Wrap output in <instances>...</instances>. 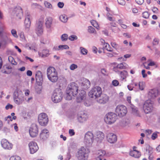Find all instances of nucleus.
Returning <instances> with one entry per match:
<instances>
[{
    "instance_id": "c03bdc74",
    "label": "nucleus",
    "mask_w": 160,
    "mask_h": 160,
    "mask_svg": "<svg viewBox=\"0 0 160 160\" xmlns=\"http://www.w3.org/2000/svg\"><path fill=\"white\" fill-rule=\"evenodd\" d=\"M11 33L13 36L15 38H18V36L17 34V31L14 29H12L11 31Z\"/></svg>"
},
{
    "instance_id": "49530a36",
    "label": "nucleus",
    "mask_w": 160,
    "mask_h": 160,
    "mask_svg": "<svg viewBox=\"0 0 160 160\" xmlns=\"http://www.w3.org/2000/svg\"><path fill=\"white\" fill-rule=\"evenodd\" d=\"M10 160H21V159L20 157L16 156L11 157L10 158Z\"/></svg>"
},
{
    "instance_id": "2eb2a0df",
    "label": "nucleus",
    "mask_w": 160,
    "mask_h": 160,
    "mask_svg": "<svg viewBox=\"0 0 160 160\" xmlns=\"http://www.w3.org/2000/svg\"><path fill=\"white\" fill-rule=\"evenodd\" d=\"M43 21L42 20H39L37 23L36 25V32L38 35H41L43 32L42 30V24Z\"/></svg>"
},
{
    "instance_id": "2f4dec72",
    "label": "nucleus",
    "mask_w": 160,
    "mask_h": 160,
    "mask_svg": "<svg viewBox=\"0 0 160 160\" xmlns=\"http://www.w3.org/2000/svg\"><path fill=\"white\" fill-rule=\"evenodd\" d=\"M146 152H147L148 154L152 153L153 152L152 148L148 144H147L146 146Z\"/></svg>"
},
{
    "instance_id": "20e7f679",
    "label": "nucleus",
    "mask_w": 160,
    "mask_h": 160,
    "mask_svg": "<svg viewBox=\"0 0 160 160\" xmlns=\"http://www.w3.org/2000/svg\"><path fill=\"white\" fill-rule=\"evenodd\" d=\"M102 93L101 88L99 86H96L92 88L89 92L88 96L96 100L100 96Z\"/></svg>"
},
{
    "instance_id": "393cba45",
    "label": "nucleus",
    "mask_w": 160,
    "mask_h": 160,
    "mask_svg": "<svg viewBox=\"0 0 160 160\" xmlns=\"http://www.w3.org/2000/svg\"><path fill=\"white\" fill-rule=\"evenodd\" d=\"M88 118V116L87 114L84 112L81 114H78V115L77 119L78 121L80 123H82L86 121Z\"/></svg>"
},
{
    "instance_id": "c85d7f7f",
    "label": "nucleus",
    "mask_w": 160,
    "mask_h": 160,
    "mask_svg": "<svg viewBox=\"0 0 160 160\" xmlns=\"http://www.w3.org/2000/svg\"><path fill=\"white\" fill-rule=\"evenodd\" d=\"M140 152L138 151L133 150L132 151L130 152V155L132 157L135 158H139L141 156Z\"/></svg>"
},
{
    "instance_id": "b1692460",
    "label": "nucleus",
    "mask_w": 160,
    "mask_h": 160,
    "mask_svg": "<svg viewBox=\"0 0 160 160\" xmlns=\"http://www.w3.org/2000/svg\"><path fill=\"white\" fill-rule=\"evenodd\" d=\"M49 136V132L48 130L44 129L42 130L40 134V137L42 140L46 139Z\"/></svg>"
},
{
    "instance_id": "7ed1b4c3",
    "label": "nucleus",
    "mask_w": 160,
    "mask_h": 160,
    "mask_svg": "<svg viewBox=\"0 0 160 160\" xmlns=\"http://www.w3.org/2000/svg\"><path fill=\"white\" fill-rule=\"evenodd\" d=\"M90 151L88 149L81 147L76 154V157L79 160H86L88 159Z\"/></svg>"
},
{
    "instance_id": "774afa93",
    "label": "nucleus",
    "mask_w": 160,
    "mask_h": 160,
    "mask_svg": "<svg viewBox=\"0 0 160 160\" xmlns=\"http://www.w3.org/2000/svg\"><path fill=\"white\" fill-rule=\"evenodd\" d=\"M96 160H106V159L102 157H98L96 158Z\"/></svg>"
},
{
    "instance_id": "13d9d810",
    "label": "nucleus",
    "mask_w": 160,
    "mask_h": 160,
    "mask_svg": "<svg viewBox=\"0 0 160 160\" xmlns=\"http://www.w3.org/2000/svg\"><path fill=\"white\" fill-rule=\"evenodd\" d=\"M118 3L121 5H124L125 4V2L124 0H117Z\"/></svg>"
},
{
    "instance_id": "9d476101",
    "label": "nucleus",
    "mask_w": 160,
    "mask_h": 160,
    "mask_svg": "<svg viewBox=\"0 0 160 160\" xmlns=\"http://www.w3.org/2000/svg\"><path fill=\"white\" fill-rule=\"evenodd\" d=\"M115 112L119 117H123L127 112V108L124 105H118L116 108Z\"/></svg>"
},
{
    "instance_id": "473e14b6",
    "label": "nucleus",
    "mask_w": 160,
    "mask_h": 160,
    "mask_svg": "<svg viewBox=\"0 0 160 160\" xmlns=\"http://www.w3.org/2000/svg\"><path fill=\"white\" fill-rule=\"evenodd\" d=\"M39 54L42 57H47L49 55V51L48 50H43L42 52H39Z\"/></svg>"
},
{
    "instance_id": "864d4df0",
    "label": "nucleus",
    "mask_w": 160,
    "mask_h": 160,
    "mask_svg": "<svg viewBox=\"0 0 160 160\" xmlns=\"http://www.w3.org/2000/svg\"><path fill=\"white\" fill-rule=\"evenodd\" d=\"M111 44L112 46L116 49H117L118 47V45L115 42H111Z\"/></svg>"
},
{
    "instance_id": "338daca9",
    "label": "nucleus",
    "mask_w": 160,
    "mask_h": 160,
    "mask_svg": "<svg viewBox=\"0 0 160 160\" xmlns=\"http://www.w3.org/2000/svg\"><path fill=\"white\" fill-rule=\"evenodd\" d=\"M152 12L156 13H158V9L156 7H154L152 9Z\"/></svg>"
},
{
    "instance_id": "37998d69",
    "label": "nucleus",
    "mask_w": 160,
    "mask_h": 160,
    "mask_svg": "<svg viewBox=\"0 0 160 160\" xmlns=\"http://www.w3.org/2000/svg\"><path fill=\"white\" fill-rule=\"evenodd\" d=\"M77 39V37L75 35H71L68 38V39L71 41H73L74 40Z\"/></svg>"
},
{
    "instance_id": "680f3d73",
    "label": "nucleus",
    "mask_w": 160,
    "mask_h": 160,
    "mask_svg": "<svg viewBox=\"0 0 160 160\" xmlns=\"http://www.w3.org/2000/svg\"><path fill=\"white\" fill-rule=\"evenodd\" d=\"M12 108L13 106L12 105L8 103L6 106L5 108L6 110H8L9 109H11Z\"/></svg>"
},
{
    "instance_id": "f8f14e48",
    "label": "nucleus",
    "mask_w": 160,
    "mask_h": 160,
    "mask_svg": "<svg viewBox=\"0 0 160 160\" xmlns=\"http://www.w3.org/2000/svg\"><path fill=\"white\" fill-rule=\"evenodd\" d=\"M30 136L32 137H35L37 136L38 133V126L35 124L32 125L29 130Z\"/></svg>"
},
{
    "instance_id": "1a4fd4ad",
    "label": "nucleus",
    "mask_w": 160,
    "mask_h": 160,
    "mask_svg": "<svg viewBox=\"0 0 160 160\" xmlns=\"http://www.w3.org/2000/svg\"><path fill=\"white\" fill-rule=\"evenodd\" d=\"M38 122L41 126L46 125L48 122V117L46 114L42 113L39 114L38 117Z\"/></svg>"
},
{
    "instance_id": "a878e982",
    "label": "nucleus",
    "mask_w": 160,
    "mask_h": 160,
    "mask_svg": "<svg viewBox=\"0 0 160 160\" xmlns=\"http://www.w3.org/2000/svg\"><path fill=\"white\" fill-rule=\"evenodd\" d=\"M52 18L50 17H47L45 19V25L47 28H50L52 24Z\"/></svg>"
},
{
    "instance_id": "6e6d98bb",
    "label": "nucleus",
    "mask_w": 160,
    "mask_h": 160,
    "mask_svg": "<svg viewBox=\"0 0 160 160\" xmlns=\"http://www.w3.org/2000/svg\"><path fill=\"white\" fill-rule=\"evenodd\" d=\"M112 83L114 86H117L119 84V82L116 80H114L112 81Z\"/></svg>"
},
{
    "instance_id": "09e8293b",
    "label": "nucleus",
    "mask_w": 160,
    "mask_h": 160,
    "mask_svg": "<svg viewBox=\"0 0 160 160\" xmlns=\"http://www.w3.org/2000/svg\"><path fill=\"white\" fill-rule=\"evenodd\" d=\"M142 16L145 18H148L149 17V14L148 12H145L142 13Z\"/></svg>"
},
{
    "instance_id": "aec40b11",
    "label": "nucleus",
    "mask_w": 160,
    "mask_h": 160,
    "mask_svg": "<svg viewBox=\"0 0 160 160\" xmlns=\"http://www.w3.org/2000/svg\"><path fill=\"white\" fill-rule=\"evenodd\" d=\"M107 141L110 143H114L117 140L116 135L113 133H108L107 136Z\"/></svg>"
},
{
    "instance_id": "412c9836",
    "label": "nucleus",
    "mask_w": 160,
    "mask_h": 160,
    "mask_svg": "<svg viewBox=\"0 0 160 160\" xmlns=\"http://www.w3.org/2000/svg\"><path fill=\"white\" fill-rule=\"evenodd\" d=\"M99 98V99H97V101L98 103L101 104L106 103L109 99V97L105 94H102Z\"/></svg>"
},
{
    "instance_id": "a19ab883",
    "label": "nucleus",
    "mask_w": 160,
    "mask_h": 160,
    "mask_svg": "<svg viewBox=\"0 0 160 160\" xmlns=\"http://www.w3.org/2000/svg\"><path fill=\"white\" fill-rule=\"evenodd\" d=\"M91 23L93 27H95L98 30H99V26L95 21L94 20H92L91 21Z\"/></svg>"
},
{
    "instance_id": "4c0bfd02",
    "label": "nucleus",
    "mask_w": 160,
    "mask_h": 160,
    "mask_svg": "<svg viewBox=\"0 0 160 160\" xmlns=\"http://www.w3.org/2000/svg\"><path fill=\"white\" fill-rule=\"evenodd\" d=\"M8 60L13 65H16L17 64V62H16L13 58L11 56L8 57Z\"/></svg>"
},
{
    "instance_id": "0eeeda50",
    "label": "nucleus",
    "mask_w": 160,
    "mask_h": 160,
    "mask_svg": "<svg viewBox=\"0 0 160 160\" xmlns=\"http://www.w3.org/2000/svg\"><path fill=\"white\" fill-rule=\"evenodd\" d=\"M117 118L116 114L113 112H110L105 115L104 120L107 123L111 124L116 121Z\"/></svg>"
},
{
    "instance_id": "58836bf2",
    "label": "nucleus",
    "mask_w": 160,
    "mask_h": 160,
    "mask_svg": "<svg viewBox=\"0 0 160 160\" xmlns=\"http://www.w3.org/2000/svg\"><path fill=\"white\" fill-rule=\"evenodd\" d=\"M80 52L82 55H86L87 54L88 51L86 48L81 47L80 48Z\"/></svg>"
},
{
    "instance_id": "4d7b16f0",
    "label": "nucleus",
    "mask_w": 160,
    "mask_h": 160,
    "mask_svg": "<svg viewBox=\"0 0 160 160\" xmlns=\"http://www.w3.org/2000/svg\"><path fill=\"white\" fill-rule=\"evenodd\" d=\"M77 68V66L75 64H72L70 66V69L71 70H74Z\"/></svg>"
},
{
    "instance_id": "0e129e2a",
    "label": "nucleus",
    "mask_w": 160,
    "mask_h": 160,
    "mask_svg": "<svg viewBox=\"0 0 160 160\" xmlns=\"http://www.w3.org/2000/svg\"><path fill=\"white\" fill-rule=\"evenodd\" d=\"M145 70L144 69L142 70V74L143 78H146L147 76V74L145 73Z\"/></svg>"
},
{
    "instance_id": "c9c22d12",
    "label": "nucleus",
    "mask_w": 160,
    "mask_h": 160,
    "mask_svg": "<svg viewBox=\"0 0 160 160\" xmlns=\"http://www.w3.org/2000/svg\"><path fill=\"white\" fill-rule=\"evenodd\" d=\"M126 64L125 63H121L118 64L117 65V68L120 69H124L126 68Z\"/></svg>"
},
{
    "instance_id": "a18cd8bd",
    "label": "nucleus",
    "mask_w": 160,
    "mask_h": 160,
    "mask_svg": "<svg viewBox=\"0 0 160 160\" xmlns=\"http://www.w3.org/2000/svg\"><path fill=\"white\" fill-rule=\"evenodd\" d=\"M88 31L90 33H93L95 31V29L92 26H89L88 27Z\"/></svg>"
},
{
    "instance_id": "bb28decb",
    "label": "nucleus",
    "mask_w": 160,
    "mask_h": 160,
    "mask_svg": "<svg viewBox=\"0 0 160 160\" xmlns=\"http://www.w3.org/2000/svg\"><path fill=\"white\" fill-rule=\"evenodd\" d=\"M130 107L131 109L132 110V112L133 114L136 116L140 117L139 113V111L135 106L132 104H131Z\"/></svg>"
},
{
    "instance_id": "f3484780",
    "label": "nucleus",
    "mask_w": 160,
    "mask_h": 160,
    "mask_svg": "<svg viewBox=\"0 0 160 160\" xmlns=\"http://www.w3.org/2000/svg\"><path fill=\"white\" fill-rule=\"evenodd\" d=\"M78 93L79 95L77 98V102H80L86 98V93L83 90H79Z\"/></svg>"
},
{
    "instance_id": "a211bd4d",
    "label": "nucleus",
    "mask_w": 160,
    "mask_h": 160,
    "mask_svg": "<svg viewBox=\"0 0 160 160\" xmlns=\"http://www.w3.org/2000/svg\"><path fill=\"white\" fill-rule=\"evenodd\" d=\"M1 144L2 147L4 149H11L12 148V145L6 139H3L1 141Z\"/></svg>"
},
{
    "instance_id": "8fccbe9b",
    "label": "nucleus",
    "mask_w": 160,
    "mask_h": 160,
    "mask_svg": "<svg viewBox=\"0 0 160 160\" xmlns=\"http://www.w3.org/2000/svg\"><path fill=\"white\" fill-rule=\"evenodd\" d=\"M159 40L157 38H154L152 43L153 45L155 46L158 45L159 43Z\"/></svg>"
},
{
    "instance_id": "f704fd0d",
    "label": "nucleus",
    "mask_w": 160,
    "mask_h": 160,
    "mask_svg": "<svg viewBox=\"0 0 160 160\" xmlns=\"http://www.w3.org/2000/svg\"><path fill=\"white\" fill-rule=\"evenodd\" d=\"M59 18L62 22L64 23L67 22L68 19V18L65 14L61 15L59 17Z\"/></svg>"
},
{
    "instance_id": "69168bd1",
    "label": "nucleus",
    "mask_w": 160,
    "mask_h": 160,
    "mask_svg": "<svg viewBox=\"0 0 160 160\" xmlns=\"http://www.w3.org/2000/svg\"><path fill=\"white\" fill-rule=\"evenodd\" d=\"M14 125V129L16 131H17L18 130V128L17 126V124L16 123H15L14 124H13V125H12L11 126L12 127V126Z\"/></svg>"
},
{
    "instance_id": "6e6552de",
    "label": "nucleus",
    "mask_w": 160,
    "mask_h": 160,
    "mask_svg": "<svg viewBox=\"0 0 160 160\" xmlns=\"http://www.w3.org/2000/svg\"><path fill=\"white\" fill-rule=\"evenodd\" d=\"M143 108L146 114L152 112L153 109V102L150 100L146 101L143 105Z\"/></svg>"
},
{
    "instance_id": "9b49d317",
    "label": "nucleus",
    "mask_w": 160,
    "mask_h": 160,
    "mask_svg": "<svg viewBox=\"0 0 160 160\" xmlns=\"http://www.w3.org/2000/svg\"><path fill=\"white\" fill-rule=\"evenodd\" d=\"M22 92H18L17 90H15L13 93V99L15 103L18 104H21L23 101V97L22 96Z\"/></svg>"
},
{
    "instance_id": "6ab92c4d",
    "label": "nucleus",
    "mask_w": 160,
    "mask_h": 160,
    "mask_svg": "<svg viewBox=\"0 0 160 160\" xmlns=\"http://www.w3.org/2000/svg\"><path fill=\"white\" fill-rule=\"evenodd\" d=\"M35 75L37 82L39 83V85H41L43 81L42 72L40 71H37L36 72Z\"/></svg>"
},
{
    "instance_id": "603ef678",
    "label": "nucleus",
    "mask_w": 160,
    "mask_h": 160,
    "mask_svg": "<svg viewBox=\"0 0 160 160\" xmlns=\"http://www.w3.org/2000/svg\"><path fill=\"white\" fill-rule=\"evenodd\" d=\"M20 37L21 39V40L23 41H25V38L24 34L23 32H21L20 34Z\"/></svg>"
},
{
    "instance_id": "cd10ccee",
    "label": "nucleus",
    "mask_w": 160,
    "mask_h": 160,
    "mask_svg": "<svg viewBox=\"0 0 160 160\" xmlns=\"http://www.w3.org/2000/svg\"><path fill=\"white\" fill-rule=\"evenodd\" d=\"M81 85L83 89H87L90 87V82L88 80L85 79V81L82 83Z\"/></svg>"
},
{
    "instance_id": "f257e3e1",
    "label": "nucleus",
    "mask_w": 160,
    "mask_h": 160,
    "mask_svg": "<svg viewBox=\"0 0 160 160\" xmlns=\"http://www.w3.org/2000/svg\"><path fill=\"white\" fill-rule=\"evenodd\" d=\"M78 85L74 82H72L68 85L66 91V99H72V97H75L78 93Z\"/></svg>"
},
{
    "instance_id": "4be33fe9",
    "label": "nucleus",
    "mask_w": 160,
    "mask_h": 160,
    "mask_svg": "<svg viewBox=\"0 0 160 160\" xmlns=\"http://www.w3.org/2000/svg\"><path fill=\"white\" fill-rule=\"evenodd\" d=\"M96 135V140L98 142L101 143L104 138V134L102 132L98 131L97 132Z\"/></svg>"
},
{
    "instance_id": "5fc2aeb1",
    "label": "nucleus",
    "mask_w": 160,
    "mask_h": 160,
    "mask_svg": "<svg viewBox=\"0 0 160 160\" xmlns=\"http://www.w3.org/2000/svg\"><path fill=\"white\" fill-rule=\"evenodd\" d=\"M44 4L45 7L47 8H51L52 7V5L50 3L46 1L44 2Z\"/></svg>"
},
{
    "instance_id": "423d86ee",
    "label": "nucleus",
    "mask_w": 160,
    "mask_h": 160,
    "mask_svg": "<svg viewBox=\"0 0 160 160\" xmlns=\"http://www.w3.org/2000/svg\"><path fill=\"white\" fill-rule=\"evenodd\" d=\"M94 140V135L92 132L88 131L85 133L84 139V142L87 147L91 146Z\"/></svg>"
},
{
    "instance_id": "e2e57ef3",
    "label": "nucleus",
    "mask_w": 160,
    "mask_h": 160,
    "mask_svg": "<svg viewBox=\"0 0 160 160\" xmlns=\"http://www.w3.org/2000/svg\"><path fill=\"white\" fill-rule=\"evenodd\" d=\"M136 2L139 5L142 4L144 2L143 0H136Z\"/></svg>"
},
{
    "instance_id": "ea45409f",
    "label": "nucleus",
    "mask_w": 160,
    "mask_h": 160,
    "mask_svg": "<svg viewBox=\"0 0 160 160\" xmlns=\"http://www.w3.org/2000/svg\"><path fill=\"white\" fill-rule=\"evenodd\" d=\"M98 153L99 154L98 157H104L106 154V152L102 150H98Z\"/></svg>"
},
{
    "instance_id": "7c9ffc66",
    "label": "nucleus",
    "mask_w": 160,
    "mask_h": 160,
    "mask_svg": "<svg viewBox=\"0 0 160 160\" xmlns=\"http://www.w3.org/2000/svg\"><path fill=\"white\" fill-rule=\"evenodd\" d=\"M2 40L1 42L2 46H5L7 44V42L8 40V37L7 36H5L4 37L1 38Z\"/></svg>"
},
{
    "instance_id": "052dcab7",
    "label": "nucleus",
    "mask_w": 160,
    "mask_h": 160,
    "mask_svg": "<svg viewBox=\"0 0 160 160\" xmlns=\"http://www.w3.org/2000/svg\"><path fill=\"white\" fill-rule=\"evenodd\" d=\"M64 4L62 2H59L58 3V6L60 8H62L64 6Z\"/></svg>"
},
{
    "instance_id": "c756f323",
    "label": "nucleus",
    "mask_w": 160,
    "mask_h": 160,
    "mask_svg": "<svg viewBox=\"0 0 160 160\" xmlns=\"http://www.w3.org/2000/svg\"><path fill=\"white\" fill-rule=\"evenodd\" d=\"M120 75L122 80L125 79L128 76V72L126 70H123L121 71L120 73Z\"/></svg>"
},
{
    "instance_id": "bf43d9fd",
    "label": "nucleus",
    "mask_w": 160,
    "mask_h": 160,
    "mask_svg": "<svg viewBox=\"0 0 160 160\" xmlns=\"http://www.w3.org/2000/svg\"><path fill=\"white\" fill-rule=\"evenodd\" d=\"M69 133L70 136H73L75 134V132L73 129H70L69 131Z\"/></svg>"
},
{
    "instance_id": "de8ad7c7",
    "label": "nucleus",
    "mask_w": 160,
    "mask_h": 160,
    "mask_svg": "<svg viewBox=\"0 0 160 160\" xmlns=\"http://www.w3.org/2000/svg\"><path fill=\"white\" fill-rule=\"evenodd\" d=\"M144 155L146 156H148V159L149 160H152L153 159V156L152 153L148 154L147 152H145L144 153Z\"/></svg>"
},
{
    "instance_id": "4468645a",
    "label": "nucleus",
    "mask_w": 160,
    "mask_h": 160,
    "mask_svg": "<svg viewBox=\"0 0 160 160\" xmlns=\"http://www.w3.org/2000/svg\"><path fill=\"white\" fill-rule=\"evenodd\" d=\"M31 153L33 154L37 151L38 147L37 143L35 142H31L28 144Z\"/></svg>"
},
{
    "instance_id": "ddd939ff",
    "label": "nucleus",
    "mask_w": 160,
    "mask_h": 160,
    "mask_svg": "<svg viewBox=\"0 0 160 160\" xmlns=\"http://www.w3.org/2000/svg\"><path fill=\"white\" fill-rule=\"evenodd\" d=\"M158 91L155 89L150 90L148 93V98L150 100H153L156 98L158 95Z\"/></svg>"
},
{
    "instance_id": "dca6fc26",
    "label": "nucleus",
    "mask_w": 160,
    "mask_h": 160,
    "mask_svg": "<svg viewBox=\"0 0 160 160\" xmlns=\"http://www.w3.org/2000/svg\"><path fill=\"white\" fill-rule=\"evenodd\" d=\"M13 13L14 15L17 17L18 19H21L23 16L22 11V8L20 7H18L14 9Z\"/></svg>"
},
{
    "instance_id": "3c124183",
    "label": "nucleus",
    "mask_w": 160,
    "mask_h": 160,
    "mask_svg": "<svg viewBox=\"0 0 160 160\" xmlns=\"http://www.w3.org/2000/svg\"><path fill=\"white\" fill-rule=\"evenodd\" d=\"M158 132H156L153 133L151 136V138L152 140H155L158 137Z\"/></svg>"
},
{
    "instance_id": "e433bc0d",
    "label": "nucleus",
    "mask_w": 160,
    "mask_h": 160,
    "mask_svg": "<svg viewBox=\"0 0 160 160\" xmlns=\"http://www.w3.org/2000/svg\"><path fill=\"white\" fill-rule=\"evenodd\" d=\"M104 46L103 47L104 49H106L109 52H112V48L110 47V46L108 43H104Z\"/></svg>"
},
{
    "instance_id": "79ce46f5",
    "label": "nucleus",
    "mask_w": 160,
    "mask_h": 160,
    "mask_svg": "<svg viewBox=\"0 0 160 160\" xmlns=\"http://www.w3.org/2000/svg\"><path fill=\"white\" fill-rule=\"evenodd\" d=\"M68 35L67 34H63L61 37V39L62 41H66L68 39Z\"/></svg>"
},
{
    "instance_id": "39448f33",
    "label": "nucleus",
    "mask_w": 160,
    "mask_h": 160,
    "mask_svg": "<svg viewBox=\"0 0 160 160\" xmlns=\"http://www.w3.org/2000/svg\"><path fill=\"white\" fill-rule=\"evenodd\" d=\"M63 97V93L61 90L59 88L56 89L52 96V99L55 103L60 102Z\"/></svg>"
},
{
    "instance_id": "72a5a7b5",
    "label": "nucleus",
    "mask_w": 160,
    "mask_h": 160,
    "mask_svg": "<svg viewBox=\"0 0 160 160\" xmlns=\"http://www.w3.org/2000/svg\"><path fill=\"white\" fill-rule=\"evenodd\" d=\"M59 48H57V47L56 48L55 47H54V48H55L56 50H59L60 49L61 50H62L63 49H68L69 48V46L66 45H60L58 46Z\"/></svg>"
},
{
    "instance_id": "f03ea898",
    "label": "nucleus",
    "mask_w": 160,
    "mask_h": 160,
    "mask_svg": "<svg viewBox=\"0 0 160 160\" xmlns=\"http://www.w3.org/2000/svg\"><path fill=\"white\" fill-rule=\"evenodd\" d=\"M47 74L48 78L51 82H55L58 81V72L54 67H50L48 68L47 69Z\"/></svg>"
},
{
    "instance_id": "5701e85b",
    "label": "nucleus",
    "mask_w": 160,
    "mask_h": 160,
    "mask_svg": "<svg viewBox=\"0 0 160 160\" xmlns=\"http://www.w3.org/2000/svg\"><path fill=\"white\" fill-rule=\"evenodd\" d=\"M26 18L25 20V25L26 28H28L31 25V21L30 20V14L28 12L25 13Z\"/></svg>"
}]
</instances>
